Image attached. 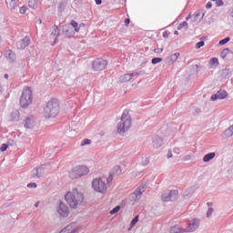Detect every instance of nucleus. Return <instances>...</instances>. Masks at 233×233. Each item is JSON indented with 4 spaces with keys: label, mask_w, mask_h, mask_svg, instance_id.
Wrapping results in <instances>:
<instances>
[{
    "label": "nucleus",
    "mask_w": 233,
    "mask_h": 233,
    "mask_svg": "<svg viewBox=\"0 0 233 233\" xmlns=\"http://www.w3.org/2000/svg\"><path fill=\"white\" fill-rule=\"evenodd\" d=\"M66 203H68L71 208H77L80 205H83L85 201V195L78 191L77 188H73L67 192L65 196Z\"/></svg>",
    "instance_id": "obj_1"
},
{
    "label": "nucleus",
    "mask_w": 233,
    "mask_h": 233,
    "mask_svg": "<svg viewBox=\"0 0 233 233\" xmlns=\"http://www.w3.org/2000/svg\"><path fill=\"white\" fill-rule=\"evenodd\" d=\"M59 114V101L56 98L50 99L44 108L45 117H56Z\"/></svg>",
    "instance_id": "obj_2"
},
{
    "label": "nucleus",
    "mask_w": 233,
    "mask_h": 233,
    "mask_svg": "<svg viewBox=\"0 0 233 233\" xmlns=\"http://www.w3.org/2000/svg\"><path fill=\"white\" fill-rule=\"evenodd\" d=\"M130 127H132V117L128 115V110H124L120 122L116 127L118 134H125Z\"/></svg>",
    "instance_id": "obj_3"
},
{
    "label": "nucleus",
    "mask_w": 233,
    "mask_h": 233,
    "mask_svg": "<svg viewBox=\"0 0 233 233\" xmlns=\"http://www.w3.org/2000/svg\"><path fill=\"white\" fill-rule=\"evenodd\" d=\"M34 100V96L32 95V88L25 87L22 92V96L20 97V106L21 108H28L30 105H32V101Z\"/></svg>",
    "instance_id": "obj_4"
},
{
    "label": "nucleus",
    "mask_w": 233,
    "mask_h": 233,
    "mask_svg": "<svg viewBox=\"0 0 233 233\" xmlns=\"http://www.w3.org/2000/svg\"><path fill=\"white\" fill-rule=\"evenodd\" d=\"M90 172V169L86 166H76L69 173L71 179H79L83 176H86Z\"/></svg>",
    "instance_id": "obj_5"
},
{
    "label": "nucleus",
    "mask_w": 233,
    "mask_h": 233,
    "mask_svg": "<svg viewBox=\"0 0 233 233\" xmlns=\"http://www.w3.org/2000/svg\"><path fill=\"white\" fill-rule=\"evenodd\" d=\"M108 66V61L103 58H96L92 63L94 72H103Z\"/></svg>",
    "instance_id": "obj_6"
},
{
    "label": "nucleus",
    "mask_w": 233,
    "mask_h": 233,
    "mask_svg": "<svg viewBox=\"0 0 233 233\" xmlns=\"http://www.w3.org/2000/svg\"><path fill=\"white\" fill-rule=\"evenodd\" d=\"M92 187L96 192H99L100 194H105L106 192V189L108 188L106 187V183L103 181L101 178H95L92 181Z\"/></svg>",
    "instance_id": "obj_7"
},
{
    "label": "nucleus",
    "mask_w": 233,
    "mask_h": 233,
    "mask_svg": "<svg viewBox=\"0 0 233 233\" xmlns=\"http://www.w3.org/2000/svg\"><path fill=\"white\" fill-rule=\"evenodd\" d=\"M177 194H178V191L176 189L170 190V191H165L161 195V199L166 203L168 201H176L177 199Z\"/></svg>",
    "instance_id": "obj_8"
},
{
    "label": "nucleus",
    "mask_w": 233,
    "mask_h": 233,
    "mask_svg": "<svg viewBox=\"0 0 233 233\" xmlns=\"http://www.w3.org/2000/svg\"><path fill=\"white\" fill-rule=\"evenodd\" d=\"M56 212L61 218H68L70 208L66 203L60 201L58 207L56 208Z\"/></svg>",
    "instance_id": "obj_9"
},
{
    "label": "nucleus",
    "mask_w": 233,
    "mask_h": 233,
    "mask_svg": "<svg viewBox=\"0 0 233 233\" xmlns=\"http://www.w3.org/2000/svg\"><path fill=\"white\" fill-rule=\"evenodd\" d=\"M201 225V220L199 218H193L188 221L187 227L185 228L186 232H196Z\"/></svg>",
    "instance_id": "obj_10"
},
{
    "label": "nucleus",
    "mask_w": 233,
    "mask_h": 233,
    "mask_svg": "<svg viewBox=\"0 0 233 233\" xmlns=\"http://www.w3.org/2000/svg\"><path fill=\"white\" fill-rule=\"evenodd\" d=\"M45 167L46 165H42L41 167H38L31 171V179H39L44 174H45Z\"/></svg>",
    "instance_id": "obj_11"
},
{
    "label": "nucleus",
    "mask_w": 233,
    "mask_h": 233,
    "mask_svg": "<svg viewBox=\"0 0 233 233\" xmlns=\"http://www.w3.org/2000/svg\"><path fill=\"white\" fill-rule=\"evenodd\" d=\"M61 35V32L59 31V27L57 25H54L53 31L51 32L50 37L55 39L54 42L51 44L52 46L57 45L59 43V39H57Z\"/></svg>",
    "instance_id": "obj_12"
},
{
    "label": "nucleus",
    "mask_w": 233,
    "mask_h": 233,
    "mask_svg": "<svg viewBox=\"0 0 233 233\" xmlns=\"http://www.w3.org/2000/svg\"><path fill=\"white\" fill-rule=\"evenodd\" d=\"M30 45V36H25L16 43L17 50H25Z\"/></svg>",
    "instance_id": "obj_13"
},
{
    "label": "nucleus",
    "mask_w": 233,
    "mask_h": 233,
    "mask_svg": "<svg viewBox=\"0 0 233 233\" xmlns=\"http://www.w3.org/2000/svg\"><path fill=\"white\" fill-rule=\"evenodd\" d=\"M62 33L66 35V37H74V35H76L74 27L68 24L63 26Z\"/></svg>",
    "instance_id": "obj_14"
},
{
    "label": "nucleus",
    "mask_w": 233,
    "mask_h": 233,
    "mask_svg": "<svg viewBox=\"0 0 233 233\" xmlns=\"http://www.w3.org/2000/svg\"><path fill=\"white\" fill-rule=\"evenodd\" d=\"M228 96L227 91L220 89L216 94H213L210 97V101H218V99H225Z\"/></svg>",
    "instance_id": "obj_15"
},
{
    "label": "nucleus",
    "mask_w": 233,
    "mask_h": 233,
    "mask_svg": "<svg viewBox=\"0 0 233 233\" xmlns=\"http://www.w3.org/2000/svg\"><path fill=\"white\" fill-rule=\"evenodd\" d=\"M79 227H76V224H69L67 225L66 228H64L60 233H76V232H79Z\"/></svg>",
    "instance_id": "obj_16"
},
{
    "label": "nucleus",
    "mask_w": 233,
    "mask_h": 233,
    "mask_svg": "<svg viewBox=\"0 0 233 233\" xmlns=\"http://www.w3.org/2000/svg\"><path fill=\"white\" fill-rule=\"evenodd\" d=\"M25 128H34L35 127V117L34 116H29L25 118Z\"/></svg>",
    "instance_id": "obj_17"
},
{
    "label": "nucleus",
    "mask_w": 233,
    "mask_h": 233,
    "mask_svg": "<svg viewBox=\"0 0 233 233\" xmlns=\"http://www.w3.org/2000/svg\"><path fill=\"white\" fill-rule=\"evenodd\" d=\"M5 57L9 63H15V53L12 50H7L5 52Z\"/></svg>",
    "instance_id": "obj_18"
},
{
    "label": "nucleus",
    "mask_w": 233,
    "mask_h": 233,
    "mask_svg": "<svg viewBox=\"0 0 233 233\" xmlns=\"http://www.w3.org/2000/svg\"><path fill=\"white\" fill-rule=\"evenodd\" d=\"M200 17V18H199ZM205 17V13L202 14L201 16V12L197 11L194 13V15H192V21L193 23H199V21H201V19Z\"/></svg>",
    "instance_id": "obj_19"
},
{
    "label": "nucleus",
    "mask_w": 233,
    "mask_h": 233,
    "mask_svg": "<svg viewBox=\"0 0 233 233\" xmlns=\"http://www.w3.org/2000/svg\"><path fill=\"white\" fill-rule=\"evenodd\" d=\"M153 147L154 148H159L161 147V145H163V139L160 137H155L153 138Z\"/></svg>",
    "instance_id": "obj_20"
},
{
    "label": "nucleus",
    "mask_w": 233,
    "mask_h": 233,
    "mask_svg": "<svg viewBox=\"0 0 233 233\" xmlns=\"http://www.w3.org/2000/svg\"><path fill=\"white\" fill-rule=\"evenodd\" d=\"M5 3L9 10H17V3L15 2V0H5Z\"/></svg>",
    "instance_id": "obj_21"
},
{
    "label": "nucleus",
    "mask_w": 233,
    "mask_h": 233,
    "mask_svg": "<svg viewBox=\"0 0 233 233\" xmlns=\"http://www.w3.org/2000/svg\"><path fill=\"white\" fill-rule=\"evenodd\" d=\"M141 196H143V193L140 190L136 189L135 192L131 194V198L133 201H139L141 199Z\"/></svg>",
    "instance_id": "obj_22"
},
{
    "label": "nucleus",
    "mask_w": 233,
    "mask_h": 233,
    "mask_svg": "<svg viewBox=\"0 0 233 233\" xmlns=\"http://www.w3.org/2000/svg\"><path fill=\"white\" fill-rule=\"evenodd\" d=\"M171 233H187L186 229L181 228L179 225L173 226L170 228Z\"/></svg>",
    "instance_id": "obj_23"
},
{
    "label": "nucleus",
    "mask_w": 233,
    "mask_h": 233,
    "mask_svg": "<svg viewBox=\"0 0 233 233\" xmlns=\"http://www.w3.org/2000/svg\"><path fill=\"white\" fill-rule=\"evenodd\" d=\"M214 157H216V153L211 152V153L205 155V157H203V161H204V163H208V161H212V159H214Z\"/></svg>",
    "instance_id": "obj_24"
},
{
    "label": "nucleus",
    "mask_w": 233,
    "mask_h": 233,
    "mask_svg": "<svg viewBox=\"0 0 233 233\" xmlns=\"http://www.w3.org/2000/svg\"><path fill=\"white\" fill-rule=\"evenodd\" d=\"M120 83H128V81H132L130 77V73L125 74L119 77Z\"/></svg>",
    "instance_id": "obj_25"
},
{
    "label": "nucleus",
    "mask_w": 233,
    "mask_h": 233,
    "mask_svg": "<svg viewBox=\"0 0 233 233\" xmlns=\"http://www.w3.org/2000/svg\"><path fill=\"white\" fill-rule=\"evenodd\" d=\"M68 25H70V26L73 28V30H75V33L79 32V30H81V27L79 26V24H77V22L72 20Z\"/></svg>",
    "instance_id": "obj_26"
},
{
    "label": "nucleus",
    "mask_w": 233,
    "mask_h": 233,
    "mask_svg": "<svg viewBox=\"0 0 233 233\" xmlns=\"http://www.w3.org/2000/svg\"><path fill=\"white\" fill-rule=\"evenodd\" d=\"M228 54H233L232 51L230 50V48L227 47L225 49H223L220 53V57L222 59H225V57H227L228 56Z\"/></svg>",
    "instance_id": "obj_27"
},
{
    "label": "nucleus",
    "mask_w": 233,
    "mask_h": 233,
    "mask_svg": "<svg viewBox=\"0 0 233 233\" xmlns=\"http://www.w3.org/2000/svg\"><path fill=\"white\" fill-rule=\"evenodd\" d=\"M28 6L32 10H36L37 8V0H28Z\"/></svg>",
    "instance_id": "obj_28"
},
{
    "label": "nucleus",
    "mask_w": 233,
    "mask_h": 233,
    "mask_svg": "<svg viewBox=\"0 0 233 233\" xmlns=\"http://www.w3.org/2000/svg\"><path fill=\"white\" fill-rule=\"evenodd\" d=\"M121 172H122L121 167H119V166H115V167H113L112 174H113L114 176H119V175H121Z\"/></svg>",
    "instance_id": "obj_29"
},
{
    "label": "nucleus",
    "mask_w": 233,
    "mask_h": 233,
    "mask_svg": "<svg viewBox=\"0 0 233 233\" xmlns=\"http://www.w3.org/2000/svg\"><path fill=\"white\" fill-rule=\"evenodd\" d=\"M180 54L179 53H175L173 55L170 56V61L171 63H176V61H177V58L179 57Z\"/></svg>",
    "instance_id": "obj_30"
},
{
    "label": "nucleus",
    "mask_w": 233,
    "mask_h": 233,
    "mask_svg": "<svg viewBox=\"0 0 233 233\" xmlns=\"http://www.w3.org/2000/svg\"><path fill=\"white\" fill-rule=\"evenodd\" d=\"M65 8H66V2H61L58 6V12H64Z\"/></svg>",
    "instance_id": "obj_31"
},
{
    "label": "nucleus",
    "mask_w": 233,
    "mask_h": 233,
    "mask_svg": "<svg viewBox=\"0 0 233 233\" xmlns=\"http://www.w3.org/2000/svg\"><path fill=\"white\" fill-rule=\"evenodd\" d=\"M228 41H230V37H229V36H227L226 38L220 40V41L218 42V45H219L220 46H223V45H227V43H228Z\"/></svg>",
    "instance_id": "obj_32"
},
{
    "label": "nucleus",
    "mask_w": 233,
    "mask_h": 233,
    "mask_svg": "<svg viewBox=\"0 0 233 233\" xmlns=\"http://www.w3.org/2000/svg\"><path fill=\"white\" fill-rule=\"evenodd\" d=\"M185 26L187 29L188 28V23H187V21H184L183 23L179 24L177 26V30H182L183 28H185Z\"/></svg>",
    "instance_id": "obj_33"
},
{
    "label": "nucleus",
    "mask_w": 233,
    "mask_h": 233,
    "mask_svg": "<svg viewBox=\"0 0 233 233\" xmlns=\"http://www.w3.org/2000/svg\"><path fill=\"white\" fill-rule=\"evenodd\" d=\"M209 65H211V66H214V65L218 66V65H219V60L218 58H216V57H213V58H211L209 60Z\"/></svg>",
    "instance_id": "obj_34"
},
{
    "label": "nucleus",
    "mask_w": 233,
    "mask_h": 233,
    "mask_svg": "<svg viewBox=\"0 0 233 233\" xmlns=\"http://www.w3.org/2000/svg\"><path fill=\"white\" fill-rule=\"evenodd\" d=\"M163 58L161 57H155L151 60L152 65H157V63H161Z\"/></svg>",
    "instance_id": "obj_35"
},
{
    "label": "nucleus",
    "mask_w": 233,
    "mask_h": 233,
    "mask_svg": "<svg viewBox=\"0 0 233 233\" xmlns=\"http://www.w3.org/2000/svg\"><path fill=\"white\" fill-rule=\"evenodd\" d=\"M137 189H138L143 194V192L147 190V184L142 183Z\"/></svg>",
    "instance_id": "obj_36"
},
{
    "label": "nucleus",
    "mask_w": 233,
    "mask_h": 233,
    "mask_svg": "<svg viewBox=\"0 0 233 233\" xmlns=\"http://www.w3.org/2000/svg\"><path fill=\"white\" fill-rule=\"evenodd\" d=\"M92 143V140L88 139V138H85L84 140H82L81 142V147H86V145H90Z\"/></svg>",
    "instance_id": "obj_37"
},
{
    "label": "nucleus",
    "mask_w": 233,
    "mask_h": 233,
    "mask_svg": "<svg viewBox=\"0 0 233 233\" xmlns=\"http://www.w3.org/2000/svg\"><path fill=\"white\" fill-rule=\"evenodd\" d=\"M119 210H121V207L116 206V208H114L110 211V214H111V215L117 214V212H118Z\"/></svg>",
    "instance_id": "obj_38"
},
{
    "label": "nucleus",
    "mask_w": 233,
    "mask_h": 233,
    "mask_svg": "<svg viewBox=\"0 0 233 233\" xmlns=\"http://www.w3.org/2000/svg\"><path fill=\"white\" fill-rule=\"evenodd\" d=\"M225 136H227V137H232L233 132L229 129V127L225 130Z\"/></svg>",
    "instance_id": "obj_39"
},
{
    "label": "nucleus",
    "mask_w": 233,
    "mask_h": 233,
    "mask_svg": "<svg viewBox=\"0 0 233 233\" xmlns=\"http://www.w3.org/2000/svg\"><path fill=\"white\" fill-rule=\"evenodd\" d=\"M137 221H139V216H136L132 221H131V227H134L136 225V223H137Z\"/></svg>",
    "instance_id": "obj_40"
},
{
    "label": "nucleus",
    "mask_w": 233,
    "mask_h": 233,
    "mask_svg": "<svg viewBox=\"0 0 233 233\" xmlns=\"http://www.w3.org/2000/svg\"><path fill=\"white\" fill-rule=\"evenodd\" d=\"M202 46H205V42L204 41H199L196 44V48L197 49H199L201 48Z\"/></svg>",
    "instance_id": "obj_41"
},
{
    "label": "nucleus",
    "mask_w": 233,
    "mask_h": 233,
    "mask_svg": "<svg viewBox=\"0 0 233 233\" xmlns=\"http://www.w3.org/2000/svg\"><path fill=\"white\" fill-rule=\"evenodd\" d=\"M114 175L112 173L109 174L108 177L106 178L107 184H110L112 181H114Z\"/></svg>",
    "instance_id": "obj_42"
},
{
    "label": "nucleus",
    "mask_w": 233,
    "mask_h": 233,
    "mask_svg": "<svg viewBox=\"0 0 233 233\" xmlns=\"http://www.w3.org/2000/svg\"><path fill=\"white\" fill-rule=\"evenodd\" d=\"M214 214V209L212 208H209L207 212V218H210Z\"/></svg>",
    "instance_id": "obj_43"
},
{
    "label": "nucleus",
    "mask_w": 233,
    "mask_h": 233,
    "mask_svg": "<svg viewBox=\"0 0 233 233\" xmlns=\"http://www.w3.org/2000/svg\"><path fill=\"white\" fill-rule=\"evenodd\" d=\"M26 10H28V8L25 5H23L21 8H20V14H22L23 15L25 14H26Z\"/></svg>",
    "instance_id": "obj_44"
},
{
    "label": "nucleus",
    "mask_w": 233,
    "mask_h": 233,
    "mask_svg": "<svg viewBox=\"0 0 233 233\" xmlns=\"http://www.w3.org/2000/svg\"><path fill=\"white\" fill-rule=\"evenodd\" d=\"M8 148V145L6 144H2L0 147V152H5V150Z\"/></svg>",
    "instance_id": "obj_45"
},
{
    "label": "nucleus",
    "mask_w": 233,
    "mask_h": 233,
    "mask_svg": "<svg viewBox=\"0 0 233 233\" xmlns=\"http://www.w3.org/2000/svg\"><path fill=\"white\" fill-rule=\"evenodd\" d=\"M27 188H37V184L35 182L27 184Z\"/></svg>",
    "instance_id": "obj_46"
},
{
    "label": "nucleus",
    "mask_w": 233,
    "mask_h": 233,
    "mask_svg": "<svg viewBox=\"0 0 233 233\" xmlns=\"http://www.w3.org/2000/svg\"><path fill=\"white\" fill-rule=\"evenodd\" d=\"M136 76H139L138 72H133L129 74V77H131V80L133 79V77H136Z\"/></svg>",
    "instance_id": "obj_47"
},
{
    "label": "nucleus",
    "mask_w": 233,
    "mask_h": 233,
    "mask_svg": "<svg viewBox=\"0 0 233 233\" xmlns=\"http://www.w3.org/2000/svg\"><path fill=\"white\" fill-rule=\"evenodd\" d=\"M206 8L208 10H210V8H212V2H208L207 5H206Z\"/></svg>",
    "instance_id": "obj_48"
},
{
    "label": "nucleus",
    "mask_w": 233,
    "mask_h": 233,
    "mask_svg": "<svg viewBox=\"0 0 233 233\" xmlns=\"http://www.w3.org/2000/svg\"><path fill=\"white\" fill-rule=\"evenodd\" d=\"M217 5H218V6H223V5H224L223 0H218Z\"/></svg>",
    "instance_id": "obj_49"
},
{
    "label": "nucleus",
    "mask_w": 233,
    "mask_h": 233,
    "mask_svg": "<svg viewBox=\"0 0 233 233\" xmlns=\"http://www.w3.org/2000/svg\"><path fill=\"white\" fill-rule=\"evenodd\" d=\"M130 25V20L128 18L125 19V25L128 26Z\"/></svg>",
    "instance_id": "obj_50"
},
{
    "label": "nucleus",
    "mask_w": 233,
    "mask_h": 233,
    "mask_svg": "<svg viewBox=\"0 0 233 233\" xmlns=\"http://www.w3.org/2000/svg\"><path fill=\"white\" fill-rule=\"evenodd\" d=\"M170 157H172V150H168L167 153V158L170 159Z\"/></svg>",
    "instance_id": "obj_51"
},
{
    "label": "nucleus",
    "mask_w": 233,
    "mask_h": 233,
    "mask_svg": "<svg viewBox=\"0 0 233 233\" xmlns=\"http://www.w3.org/2000/svg\"><path fill=\"white\" fill-rule=\"evenodd\" d=\"M163 37H165L167 39L168 37V33L167 32H164L163 33Z\"/></svg>",
    "instance_id": "obj_52"
},
{
    "label": "nucleus",
    "mask_w": 233,
    "mask_h": 233,
    "mask_svg": "<svg viewBox=\"0 0 233 233\" xmlns=\"http://www.w3.org/2000/svg\"><path fill=\"white\" fill-rule=\"evenodd\" d=\"M96 5H101L103 3V0H95Z\"/></svg>",
    "instance_id": "obj_53"
},
{
    "label": "nucleus",
    "mask_w": 233,
    "mask_h": 233,
    "mask_svg": "<svg viewBox=\"0 0 233 233\" xmlns=\"http://www.w3.org/2000/svg\"><path fill=\"white\" fill-rule=\"evenodd\" d=\"M155 52H157V54H159V53L163 52V49L157 48V49L155 50Z\"/></svg>",
    "instance_id": "obj_54"
},
{
    "label": "nucleus",
    "mask_w": 233,
    "mask_h": 233,
    "mask_svg": "<svg viewBox=\"0 0 233 233\" xmlns=\"http://www.w3.org/2000/svg\"><path fill=\"white\" fill-rule=\"evenodd\" d=\"M189 19H192V15H188L186 17V21H188Z\"/></svg>",
    "instance_id": "obj_55"
},
{
    "label": "nucleus",
    "mask_w": 233,
    "mask_h": 233,
    "mask_svg": "<svg viewBox=\"0 0 233 233\" xmlns=\"http://www.w3.org/2000/svg\"><path fill=\"white\" fill-rule=\"evenodd\" d=\"M195 112H196L197 114H199V113L201 112V109H199V108H195Z\"/></svg>",
    "instance_id": "obj_56"
},
{
    "label": "nucleus",
    "mask_w": 233,
    "mask_h": 233,
    "mask_svg": "<svg viewBox=\"0 0 233 233\" xmlns=\"http://www.w3.org/2000/svg\"><path fill=\"white\" fill-rule=\"evenodd\" d=\"M174 152H176L177 154H179V148H175Z\"/></svg>",
    "instance_id": "obj_57"
},
{
    "label": "nucleus",
    "mask_w": 233,
    "mask_h": 233,
    "mask_svg": "<svg viewBox=\"0 0 233 233\" xmlns=\"http://www.w3.org/2000/svg\"><path fill=\"white\" fill-rule=\"evenodd\" d=\"M3 93V86L0 85V94Z\"/></svg>",
    "instance_id": "obj_58"
},
{
    "label": "nucleus",
    "mask_w": 233,
    "mask_h": 233,
    "mask_svg": "<svg viewBox=\"0 0 233 233\" xmlns=\"http://www.w3.org/2000/svg\"><path fill=\"white\" fill-rule=\"evenodd\" d=\"M35 208L39 207V202H36V203L35 204Z\"/></svg>",
    "instance_id": "obj_59"
},
{
    "label": "nucleus",
    "mask_w": 233,
    "mask_h": 233,
    "mask_svg": "<svg viewBox=\"0 0 233 233\" xmlns=\"http://www.w3.org/2000/svg\"><path fill=\"white\" fill-rule=\"evenodd\" d=\"M174 34H175V35H179V33L177 31H175Z\"/></svg>",
    "instance_id": "obj_60"
},
{
    "label": "nucleus",
    "mask_w": 233,
    "mask_h": 233,
    "mask_svg": "<svg viewBox=\"0 0 233 233\" xmlns=\"http://www.w3.org/2000/svg\"><path fill=\"white\" fill-rule=\"evenodd\" d=\"M5 79H8V75L7 74L5 75Z\"/></svg>",
    "instance_id": "obj_61"
},
{
    "label": "nucleus",
    "mask_w": 233,
    "mask_h": 233,
    "mask_svg": "<svg viewBox=\"0 0 233 233\" xmlns=\"http://www.w3.org/2000/svg\"><path fill=\"white\" fill-rule=\"evenodd\" d=\"M224 72H226V74H227V72H228V69H225Z\"/></svg>",
    "instance_id": "obj_62"
},
{
    "label": "nucleus",
    "mask_w": 233,
    "mask_h": 233,
    "mask_svg": "<svg viewBox=\"0 0 233 233\" xmlns=\"http://www.w3.org/2000/svg\"><path fill=\"white\" fill-rule=\"evenodd\" d=\"M195 66H196V68H199V66H198V65H196Z\"/></svg>",
    "instance_id": "obj_63"
},
{
    "label": "nucleus",
    "mask_w": 233,
    "mask_h": 233,
    "mask_svg": "<svg viewBox=\"0 0 233 233\" xmlns=\"http://www.w3.org/2000/svg\"><path fill=\"white\" fill-rule=\"evenodd\" d=\"M208 205L210 206V202H208Z\"/></svg>",
    "instance_id": "obj_64"
}]
</instances>
